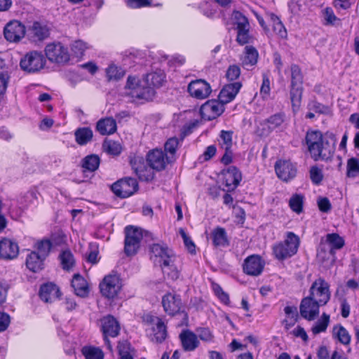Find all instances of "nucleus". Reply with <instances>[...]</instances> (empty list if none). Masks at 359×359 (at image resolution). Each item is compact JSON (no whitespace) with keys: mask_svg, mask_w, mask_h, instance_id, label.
Wrapping results in <instances>:
<instances>
[{"mask_svg":"<svg viewBox=\"0 0 359 359\" xmlns=\"http://www.w3.org/2000/svg\"><path fill=\"white\" fill-rule=\"evenodd\" d=\"M153 337L152 341H155L156 343H161L167 337L166 327L163 321L157 323L152 327Z\"/></svg>","mask_w":359,"mask_h":359,"instance_id":"39","label":"nucleus"},{"mask_svg":"<svg viewBox=\"0 0 359 359\" xmlns=\"http://www.w3.org/2000/svg\"><path fill=\"white\" fill-rule=\"evenodd\" d=\"M125 232V252L127 255H133L140 248V241L143 238L142 230L128 226L126 227Z\"/></svg>","mask_w":359,"mask_h":359,"instance_id":"6","label":"nucleus"},{"mask_svg":"<svg viewBox=\"0 0 359 359\" xmlns=\"http://www.w3.org/2000/svg\"><path fill=\"white\" fill-rule=\"evenodd\" d=\"M273 20V31L278 34L280 37L285 39L287 37V30L279 20V18L276 16H273L272 18Z\"/></svg>","mask_w":359,"mask_h":359,"instance_id":"53","label":"nucleus"},{"mask_svg":"<svg viewBox=\"0 0 359 359\" xmlns=\"http://www.w3.org/2000/svg\"><path fill=\"white\" fill-rule=\"evenodd\" d=\"M241 74L240 67L237 65H231L226 71V77L229 80L233 81L237 79Z\"/></svg>","mask_w":359,"mask_h":359,"instance_id":"59","label":"nucleus"},{"mask_svg":"<svg viewBox=\"0 0 359 359\" xmlns=\"http://www.w3.org/2000/svg\"><path fill=\"white\" fill-rule=\"evenodd\" d=\"M103 147L105 151L114 156L118 155L121 151V147L120 144L111 140L104 142Z\"/></svg>","mask_w":359,"mask_h":359,"instance_id":"51","label":"nucleus"},{"mask_svg":"<svg viewBox=\"0 0 359 359\" xmlns=\"http://www.w3.org/2000/svg\"><path fill=\"white\" fill-rule=\"evenodd\" d=\"M32 37L35 41H43L50 35V27L46 22L35 21L29 29Z\"/></svg>","mask_w":359,"mask_h":359,"instance_id":"23","label":"nucleus"},{"mask_svg":"<svg viewBox=\"0 0 359 359\" xmlns=\"http://www.w3.org/2000/svg\"><path fill=\"white\" fill-rule=\"evenodd\" d=\"M224 111V104L219 100H211L204 103L200 109L201 117L211 121L220 116Z\"/></svg>","mask_w":359,"mask_h":359,"instance_id":"12","label":"nucleus"},{"mask_svg":"<svg viewBox=\"0 0 359 359\" xmlns=\"http://www.w3.org/2000/svg\"><path fill=\"white\" fill-rule=\"evenodd\" d=\"M150 252L151 259L155 264H161L164 260L173 257L172 251L167 246L158 243L151 246Z\"/></svg>","mask_w":359,"mask_h":359,"instance_id":"21","label":"nucleus"},{"mask_svg":"<svg viewBox=\"0 0 359 359\" xmlns=\"http://www.w3.org/2000/svg\"><path fill=\"white\" fill-rule=\"evenodd\" d=\"M46 64V59L40 52L33 50L27 53L20 60L21 69L29 73L36 72L43 69Z\"/></svg>","mask_w":359,"mask_h":359,"instance_id":"4","label":"nucleus"},{"mask_svg":"<svg viewBox=\"0 0 359 359\" xmlns=\"http://www.w3.org/2000/svg\"><path fill=\"white\" fill-rule=\"evenodd\" d=\"M100 327L103 333L104 343L108 348L111 349V347L108 337H116L118 335L120 331L119 323L112 316L108 315L100 320Z\"/></svg>","mask_w":359,"mask_h":359,"instance_id":"9","label":"nucleus"},{"mask_svg":"<svg viewBox=\"0 0 359 359\" xmlns=\"http://www.w3.org/2000/svg\"><path fill=\"white\" fill-rule=\"evenodd\" d=\"M304 200V196L303 195L299 194H293L289 201V206L292 211L299 214L303 210Z\"/></svg>","mask_w":359,"mask_h":359,"instance_id":"46","label":"nucleus"},{"mask_svg":"<svg viewBox=\"0 0 359 359\" xmlns=\"http://www.w3.org/2000/svg\"><path fill=\"white\" fill-rule=\"evenodd\" d=\"M308 297L317 301L320 304L325 305L331 297L330 285L323 278H318L312 283Z\"/></svg>","mask_w":359,"mask_h":359,"instance_id":"5","label":"nucleus"},{"mask_svg":"<svg viewBox=\"0 0 359 359\" xmlns=\"http://www.w3.org/2000/svg\"><path fill=\"white\" fill-rule=\"evenodd\" d=\"M164 311L169 315L178 313L181 309L182 302L179 295L168 293L162 298Z\"/></svg>","mask_w":359,"mask_h":359,"instance_id":"22","label":"nucleus"},{"mask_svg":"<svg viewBox=\"0 0 359 359\" xmlns=\"http://www.w3.org/2000/svg\"><path fill=\"white\" fill-rule=\"evenodd\" d=\"M285 121V115L283 113H278L271 116L269 118L264 121L267 127V131L269 133L272 130L280 127Z\"/></svg>","mask_w":359,"mask_h":359,"instance_id":"37","label":"nucleus"},{"mask_svg":"<svg viewBox=\"0 0 359 359\" xmlns=\"http://www.w3.org/2000/svg\"><path fill=\"white\" fill-rule=\"evenodd\" d=\"M180 337L182 347L186 351H192L199 345L196 334L189 330L182 332Z\"/></svg>","mask_w":359,"mask_h":359,"instance_id":"27","label":"nucleus"},{"mask_svg":"<svg viewBox=\"0 0 359 359\" xmlns=\"http://www.w3.org/2000/svg\"><path fill=\"white\" fill-rule=\"evenodd\" d=\"M121 287V280L116 274L106 276L100 283V292L108 299L117 295Z\"/></svg>","mask_w":359,"mask_h":359,"instance_id":"8","label":"nucleus"},{"mask_svg":"<svg viewBox=\"0 0 359 359\" xmlns=\"http://www.w3.org/2000/svg\"><path fill=\"white\" fill-rule=\"evenodd\" d=\"M216 151V147L214 145L208 146L199 159L202 161H208L215 155Z\"/></svg>","mask_w":359,"mask_h":359,"instance_id":"64","label":"nucleus"},{"mask_svg":"<svg viewBox=\"0 0 359 359\" xmlns=\"http://www.w3.org/2000/svg\"><path fill=\"white\" fill-rule=\"evenodd\" d=\"M96 129L102 135L113 134L116 130V122L111 117L100 119L97 123Z\"/></svg>","mask_w":359,"mask_h":359,"instance_id":"29","label":"nucleus"},{"mask_svg":"<svg viewBox=\"0 0 359 359\" xmlns=\"http://www.w3.org/2000/svg\"><path fill=\"white\" fill-rule=\"evenodd\" d=\"M59 258L64 270L69 271L74 267L75 260L73 254L69 250L62 251L60 254Z\"/></svg>","mask_w":359,"mask_h":359,"instance_id":"40","label":"nucleus"},{"mask_svg":"<svg viewBox=\"0 0 359 359\" xmlns=\"http://www.w3.org/2000/svg\"><path fill=\"white\" fill-rule=\"evenodd\" d=\"M264 265L265 262L259 255H252L245 259L243 269L248 275L257 276L263 271Z\"/></svg>","mask_w":359,"mask_h":359,"instance_id":"16","label":"nucleus"},{"mask_svg":"<svg viewBox=\"0 0 359 359\" xmlns=\"http://www.w3.org/2000/svg\"><path fill=\"white\" fill-rule=\"evenodd\" d=\"M322 306L309 297H304L300 304V314L302 318L308 320H313L318 316L319 308Z\"/></svg>","mask_w":359,"mask_h":359,"instance_id":"14","label":"nucleus"},{"mask_svg":"<svg viewBox=\"0 0 359 359\" xmlns=\"http://www.w3.org/2000/svg\"><path fill=\"white\" fill-rule=\"evenodd\" d=\"M86 43L81 40L75 41L72 45V50L76 57H81L88 48Z\"/></svg>","mask_w":359,"mask_h":359,"instance_id":"54","label":"nucleus"},{"mask_svg":"<svg viewBox=\"0 0 359 359\" xmlns=\"http://www.w3.org/2000/svg\"><path fill=\"white\" fill-rule=\"evenodd\" d=\"M165 78L164 72L159 70L147 74L144 79L146 81V83H148V86H151L154 89V88L161 87L165 81Z\"/></svg>","mask_w":359,"mask_h":359,"instance_id":"36","label":"nucleus"},{"mask_svg":"<svg viewBox=\"0 0 359 359\" xmlns=\"http://www.w3.org/2000/svg\"><path fill=\"white\" fill-rule=\"evenodd\" d=\"M330 321V316L323 313L321 319L318 320L316 325L312 327V332L314 334L325 332L328 326Z\"/></svg>","mask_w":359,"mask_h":359,"instance_id":"48","label":"nucleus"},{"mask_svg":"<svg viewBox=\"0 0 359 359\" xmlns=\"http://www.w3.org/2000/svg\"><path fill=\"white\" fill-rule=\"evenodd\" d=\"M309 110H313L316 113L319 114H327L329 112V108L320 103L316 101H312L309 104Z\"/></svg>","mask_w":359,"mask_h":359,"instance_id":"57","label":"nucleus"},{"mask_svg":"<svg viewBox=\"0 0 359 359\" xmlns=\"http://www.w3.org/2000/svg\"><path fill=\"white\" fill-rule=\"evenodd\" d=\"M333 335L342 344L348 345L351 341V336L348 332L341 325L334 327Z\"/></svg>","mask_w":359,"mask_h":359,"instance_id":"42","label":"nucleus"},{"mask_svg":"<svg viewBox=\"0 0 359 359\" xmlns=\"http://www.w3.org/2000/svg\"><path fill=\"white\" fill-rule=\"evenodd\" d=\"M137 180L132 177L121 179L111 185L114 194L120 198H127L133 195L137 189Z\"/></svg>","mask_w":359,"mask_h":359,"instance_id":"7","label":"nucleus"},{"mask_svg":"<svg viewBox=\"0 0 359 359\" xmlns=\"http://www.w3.org/2000/svg\"><path fill=\"white\" fill-rule=\"evenodd\" d=\"M58 292V289L56 287L55 285L52 283H46L41 286L39 291V297L41 300L45 302H51L53 298H55L57 292Z\"/></svg>","mask_w":359,"mask_h":359,"instance_id":"35","label":"nucleus"},{"mask_svg":"<svg viewBox=\"0 0 359 359\" xmlns=\"http://www.w3.org/2000/svg\"><path fill=\"white\" fill-rule=\"evenodd\" d=\"M126 95L130 101L137 104H142L150 101L155 95V90L143 79L139 80L135 76H129L126 84Z\"/></svg>","mask_w":359,"mask_h":359,"instance_id":"2","label":"nucleus"},{"mask_svg":"<svg viewBox=\"0 0 359 359\" xmlns=\"http://www.w3.org/2000/svg\"><path fill=\"white\" fill-rule=\"evenodd\" d=\"M270 80L268 75L265 73L262 74V84L260 88V94L264 99L269 97L270 95Z\"/></svg>","mask_w":359,"mask_h":359,"instance_id":"55","label":"nucleus"},{"mask_svg":"<svg viewBox=\"0 0 359 359\" xmlns=\"http://www.w3.org/2000/svg\"><path fill=\"white\" fill-rule=\"evenodd\" d=\"M9 76L6 72L0 74V98H1L6 93L8 87Z\"/></svg>","mask_w":359,"mask_h":359,"instance_id":"60","label":"nucleus"},{"mask_svg":"<svg viewBox=\"0 0 359 359\" xmlns=\"http://www.w3.org/2000/svg\"><path fill=\"white\" fill-rule=\"evenodd\" d=\"M159 266L164 276H167L172 280H176L179 277V271L174 264L173 257L164 260Z\"/></svg>","mask_w":359,"mask_h":359,"instance_id":"33","label":"nucleus"},{"mask_svg":"<svg viewBox=\"0 0 359 359\" xmlns=\"http://www.w3.org/2000/svg\"><path fill=\"white\" fill-rule=\"evenodd\" d=\"M310 178L315 184H319L323 178L322 170L317 166H312L310 168Z\"/></svg>","mask_w":359,"mask_h":359,"instance_id":"56","label":"nucleus"},{"mask_svg":"<svg viewBox=\"0 0 359 359\" xmlns=\"http://www.w3.org/2000/svg\"><path fill=\"white\" fill-rule=\"evenodd\" d=\"M72 286L77 296L85 297L89 292L86 280L79 273L74 275L72 280Z\"/></svg>","mask_w":359,"mask_h":359,"instance_id":"28","label":"nucleus"},{"mask_svg":"<svg viewBox=\"0 0 359 359\" xmlns=\"http://www.w3.org/2000/svg\"><path fill=\"white\" fill-rule=\"evenodd\" d=\"M275 170L278 177L284 182L294 179L297 172L296 165L287 160L278 161L275 165Z\"/></svg>","mask_w":359,"mask_h":359,"instance_id":"13","label":"nucleus"},{"mask_svg":"<svg viewBox=\"0 0 359 359\" xmlns=\"http://www.w3.org/2000/svg\"><path fill=\"white\" fill-rule=\"evenodd\" d=\"M81 353L86 359H103L104 353L101 348L92 346H85L81 348Z\"/></svg>","mask_w":359,"mask_h":359,"instance_id":"38","label":"nucleus"},{"mask_svg":"<svg viewBox=\"0 0 359 359\" xmlns=\"http://www.w3.org/2000/svg\"><path fill=\"white\" fill-rule=\"evenodd\" d=\"M97 256H98L97 247L96 245L90 244V251L86 255L87 261L92 264H96L99 261Z\"/></svg>","mask_w":359,"mask_h":359,"instance_id":"58","label":"nucleus"},{"mask_svg":"<svg viewBox=\"0 0 359 359\" xmlns=\"http://www.w3.org/2000/svg\"><path fill=\"white\" fill-rule=\"evenodd\" d=\"M241 88L240 82L225 85L220 91L218 98L224 104L231 102Z\"/></svg>","mask_w":359,"mask_h":359,"instance_id":"24","label":"nucleus"},{"mask_svg":"<svg viewBox=\"0 0 359 359\" xmlns=\"http://www.w3.org/2000/svg\"><path fill=\"white\" fill-rule=\"evenodd\" d=\"M132 168L138 176L139 179L142 181H151L154 179V172L153 169L149 166L147 167L144 162L140 160L138 162L135 160L131 162Z\"/></svg>","mask_w":359,"mask_h":359,"instance_id":"25","label":"nucleus"},{"mask_svg":"<svg viewBox=\"0 0 359 359\" xmlns=\"http://www.w3.org/2000/svg\"><path fill=\"white\" fill-rule=\"evenodd\" d=\"M326 242L330 246V254L332 256H334L337 250L341 249L345 244L344 238L335 233L327 234Z\"/></svg>","mask_w":359,"mask_h":359,"instance_id":"32","label":"nucleus"},{"mask_svg":"<svg viewBox=\"0 0 359 359\" xmlns=\"http://www.w3.org/2000/svg\"><path fill=\"white\" fill-rule=\"evenodd\" d=\"M47 58L56 63H65L69 60V54L66 47L60 43H49L46 46Z\"/></svg>","mask_w":359,"mask_h":359,"instance_id":"10","label":"nucleus"},{"mask_svg":"<svg viewBox=\"0 0 359 359\" xmlns=\"http://www.w3.org/2000/svg\"><path fill=\"white\" fill-rule=\"evenodd\" d=\"M212 243L216 247H226L229 245V241L226 230L222 227H217L211 233Z\"/></svg>","mask_w":359,"mask_h":359,"instance_id":"31","label":"nucleus"},{"mask_svg":"<svg viewBox=\"0 0 359 359\" xmlns=\"http://www.w3.org/2000/svg\"><path fill=\"white\" fill-rule=\"evenodd\" d=\"M219 144L224 150H229L232 146V133L222 130L220 134Z\"/></svg>","mask_w":359,"mask_h":359,"instance_id":"50","label":"nucleus"},{"mask_svg":"<svg viewBox=\"0 0 359 359\" xmlns=\"http://www.w3.org/2000/svg\"><path fill=\"white\" fill-rule=\"evenodd\" d=\"M305 141L314 161L330 159L334 153L337 139L332 133L323 135L318 130L308 131Z\"/></svg>","mask_w":359,"mask_h":359,"instance_id":"1","label":"nucleus"},{"mask_svg":"<svg viewBox=\"0 0 359 359\" xmlns=\"http://www.w3.org/2000/svg\"><path fill=\"white\" fill-rule=\"evenodd\" d=\"M291 72V86H302L303 75L299 67L297 65H292Z\"/></svg>","mask_w":359,"mask_h":359,"instance_id":"47","label":"nucleus"},{"mask_svg":"<svg viewBox=\"0 0 359 359\" xmlns=\"http://www.w3.org/2000/svg\"><path fill=\"white\" fill-rule=\"evenodd\" d=\"M232 18L236 25L237 41L241 45L248 43L250 24L248 18L239 11H233Z\"/></svg>","mask_w":359,"mask_h":359,"instance_id":"11","label":"nucleus"},{"mask_svg":"<svg viewBox=\"0 0 359 359\" xmlns=\"http://www.w3.org/2000/svg\"><path fill=\"white\" fill-rule=\"evenodd\" d=\"M303 88L302 86H291L290 99L294 110L298 109L301 104L302 97Z\"/></svg>","mask_w":359,"mask_h":359,"instance_id":"44","label":"nucleus"},{"mask_svg":"<svg viewBox=\"0 0 359 359\" xmlns=\"http://www.w3.org/2000/svg\"><path fill=\"white\" fill-rule=\"evenodd\" d=\"M180 234L183 238L184 243L187 248L188 249V250L190 252H193L195 250V245L193 243V241L188 236V235L186 233L185 231L183 229H180Z\"/></svg>","mask_w":359,"mask_h":359,"instance_id":"61","label":"nucleus"},{"mask_svg":"<svg viewBox=\"0 0 359 359\" xmlns=\"http://www.w3.org/2000/svg\"><path fill=\"white\" fill-rule=\"evenodd\" d=\"M179 145V140L177 137H171L165 144V151L169 153L171 160H173L177 148Z\"/></svg>","mask_w":359,"mask_h":359,"instance_id":"52","label":"nucleus"},{"mask_svg":"<svg viewBox=\"0 0 359 359\" xmlns=\"http://www.w3.org/2000/svg\"><path fill=\"white\" fill-rule=\"evenodd\" d=\"M211 91L210 85L203 79L192 81L188 86V92L191 96L199 100L208 97Z\"/></svg>","mask_w":359,"mask_h":359,"instance_id":"18","label":"nucleus"},{"mask_svg":"<svg viewBox=\"0 0 359 359\" xmlns=\"http://www.w3.org/2000/svg\"><path fill=\"white\" fill-rule=\"evenodd\" d=\"M258 52L251 46H246L244 55L241 58L243 67L248 69L249 67L254 66L257 62Z\"/></svg>","mask_w":359,"mask_h":359,"instance_id":"30","label":"nucleus"},{"mask_svg":"<svg viewBox=\"0 0 359 359\" xmlns=\"http://www.w3.org/2000/svg\"><path fill=\"white\" fill-rule=\"evenodd\" d=\"M100 165V158L98 156L91 154L85 157L82 161V167L90 172L96 170Z\"/></svg>","mask_w":359,"mask_h":359,"instance_id":"41","label":"nucleus"},{"mask_svg":"<svg viewBox=\"0 0 359 359\" xmlns=\"http://www.w3.org/2000/svg\"><path fill=\"white\" fill-rule=\"evenodd\" d=\"M170 158L161 149H154L147 154V160L153 170L161 171L164 170L167 164L172 161Z\"/></svg>","mask_w":359,"mask_h":359,"instance_id":"15","label":"nucleus"},{"mask_svg":"<svg viewBox=\"0 0 359 359\" xmlns=\"http://www.w3.org/2000/svg\"><path fill=\"white\" fill-rule=\"evenodd\" d=\"M51 248L52 243L48 239H43L36 242L34 245L35 251L45 259L48 256Z\"/></svg>","mask_w":359,"mask_h":359,"instance_id":"43","label":"nucleus"},{"mask_svg":"<svg viewBox=\"0 0 359 359\" xmlns=\"http://www.w3.org/2000/svg\"><path fill=\"white\" fill-rule=\"evenodd\" d=\"M45 259L39 252L33 250L27 255L26 266L31 271L39 272L43 269Z\"/></svg>","mask_w":359,"mask_h":359,"instance_id":"26","label":"nucleus"},{"mask_svg":"<svg viewBox=\"0 0 359 359\" xmlns=\"http://www.w3.org/2000/svg\"><path fill=\"white\" fill-rule=\"evenodd\" d=\"M288 6L291 13L294 15H299L302 11L301 0H290Z\"/></svg>","mask_w":359,"mask_h":359,"instance_id":"63","label":"nucleus"},{"mask_svg":"<svg viewBox=\"0 0 359 359\" xmlns=\"http://www.w3.org/2000/svg\"><path fill=\"white\" fill-rule=\"evenodd\" d=\"M19 254V247L16 242L4 238L0 241V257L5 260L15 259Z\"/></svg>","mask_w":359,"mask_h":359,"instance_id":"20","label":"nucleus"},{"mask_svg":"<svg viewBox=\"0 0 359 359\" xmlns=\"http://www.w3.org/2000/svg\"><path fill=\"white\" fill-rule=\"evenodd\" d=\"M359 175V159L351 158L347 162V176L355 177Z\"/></svg>","mask_w":359,"mask_h":359,"instance_id":"49","label":"nucleus"},{"mask_svg":"<svg viewBox=\"0 0 359 359\" xmlns=\"http://www.w3.org/2000/svg\"><path fill=\"white\" fill-rule=\"evenodd\" d=\"M198 337L205 341H211L213 339V335L208 328H199L197 330Z\"/></svg>","mask_w":359,"mask_h":359,"instance_id":"62","label":"nucleus"},{"mask_svg":"<svg viewBox=\"0 0 359 359\" xmlns=\"http://www.w3.org/2000/svg\"><path fill=\"white\" fill-rule=\"evenodd\" d=\"M107 76L109 81H118L126 74V71L121 67L111 65L106 69Z\"/></svg>","mask_w":359,"mask_h":359,"instance_id":"45","label":"nucleus"},{"mask_svg":"<svg viewBox=\"0 0 359 359\" xmlns=\"http://www.w3.org/2000/svg\"><path fill=\"white\" fill-rule=\"evenodd\" d=\"M223 183L227 191H233L242 180V175L235 166H230L222 171Z\"/></svg>","mask_w":359,"mask_h":359,"instance_id":"19","label":"nucleus"},{"mask_svg":"<svg viewBox=\"0 0 359 359\" xmlns=\"http://www.w3.org/2000/svg\"><path fill=\"white\" fill-rule=\"evenodd\" d=\"M76 142L79 145H86L93 137V130L88 127L79 128L74 133Z\"/></svg>","mask_w":359,"mask_h":359,"instance_id":"34","label":"nucleus"},{"mask_svg":"<svg viewBox=\"0 0 359 359\" xmlns=\"http://www.w3.org/2000/svg\"><path fill=\"white\" fill-rule=\"evenodd\" d=\"M5 39L10 42H18L25 36V27L18 20H12L4 29Z\"/></svg>","mask_w":359,"mask_h":359,"instance_id":"17","label":"nucleus"},{"mask_svg":"<svg viewBox=\"0 0 359 359\" xmlns=\"http://www.w3.org/2000/svg\"><path fill=\"white\" fill-rule=\"evenodd\" d=\"M300 243L299 238L293 232H287L284 241L273 245V254L280 260H284L294 255Z\"/></svg>","mask_w":359,"mask_h":359,"instance_id":"3","label":"nucleus"}]
</instances>
